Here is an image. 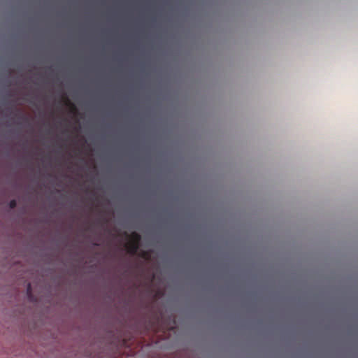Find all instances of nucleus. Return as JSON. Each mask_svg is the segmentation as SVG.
I'll return each mask as SVG.
<instances>
[{
  "mask_svg": "<svg viewBox=\"0 0 358 358\" xmlns=\"http://www.w3.org/2000/svg\"><path fill=\"white\" fill-rule=\"evenodd\" d=\"M27 294L28 296V297L29 298V299L31 301L33 300V295H32V293H31V284L29 282L27 283Z\"/></svg>",
  "mask_w": 358,
  "mask_h": 358,
  "instance_id": "nucleus-2",
  "label": "nucleus"
},
{
  "mask_svg": "<svg viewBox=\"0 0 358 358\" xmlns=\"http://www.w3.org/2000/svg\"><path fill=\"white\" fill-rule=\"evenodd\" d=\"M17 206V201L15 199L11 200L9 202V207L12 209L15 208Z\"/></svg>",
  "mask_w": 358,
  "mask_h": 358,
  "instance_id": "nucleus-3",
  "label": "nucleus"
},
{
  "mask_svg": "<svg viewBox=\"0 0 358 358\" xmlns=\"http://www.w3.org/2000/svg\"><path fill=\"white\" fill-rule=\"evenodd\" d=\"M132 239L130 240L125 245L127 252L131 255L136 254L139 248V242L141 236L137 233L134 232L132 234Z\"/></svg>",
  "mask_w": 358,
  "mask_h": 358,
  "instance_id": "nucleus-1",
  "label": "nucleus"
}]
</instances>
